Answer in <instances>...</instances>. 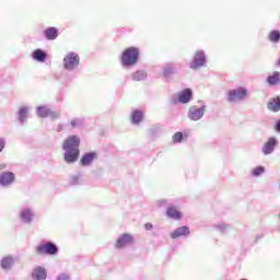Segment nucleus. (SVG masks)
<instances>
[{
    "instance_id": "1",
    "label": "nucleus",
    "mask_w": 280,
    "mask_h": 280,
    "mask_svg": "<svg viewBox=\"0 0 280 280\" xmlns=\"http://www.w3.org/2000/svg\"><path fill=\"white\" fill-rule=\"evenodd\" d=\"M80 137L72 135L69 136L62 144L63 160L68 165L75 163L80 159Z\"/></svg>"
},
{
    "instance_id": "2",
    "label": "nucleus",
    "mask_w": 280,
    "mask_h": 280,
    "mask_svg": "<svg viewBox=\"0 0 280 280\" xmlns=\"http://www.w3.org/2000/svg\"><path fill=\"white\" fill-rule=\"evenodd\" d=\"M139 48L129 47L125 49L120 56L121 67L125 69H130V67H135L137 62H139Z\"/></svg>"
},
{
    "instance_id": "3",
    "label": "nucleus",
    "mask_w": 280,
    "mask_h": 280,
    "mask_svg": "<svg viewBox=\"0 0 280 280\" xmlns=\"http://www.w3.org/2000/svg\"><path fill=\"white\" fill-rule=\"evenodd\" d=\"M199 105H191L188 109L187 117L190 121H200L205 117V112L207 110V105L205 102L198 101Z\"/></svg>"
},
{
    "instance_id": "4",
    "label": "nucleus",
    "mask_w": 280,
    "mask_h": 280,
    "mask_svg": "<svg viewBox=\"0 0 280 280\" xmlns=\"http://www.w3.org/2000/svg\"><path fill=\"white\" fill-rule=\"evenodd\" d=\"M62 65L66 71H78L80 67V55L73 51L68 52L63 58Z\"/></svg>"
},
{
    "instance_id": "5",
    "label": "nucleus",
    "mask_w": 280,
    "mask_h": 280,
    "mask_svg": "<svg viewBox=\"0 0 280 280\" xmlns=\"http://www.w3.org/2000/svg\"><path fill=\"white\" fill-rule=\"evenodd\" d=\"M194 100V92L191 89H184L178 95H173L171 104H189Z\"/></svg>"
},
{
    "instance_id": "6",
    "label": "nucleus",
    "mask_w": 280,
    "mask_h": 280,
    "mask_svg": "<svg viewBox=\"0 0 280 280\" xmlns=\"http://www.w3.org/2000/svg\"><path fill=\"white\" fill-rule=\"evenodd\" d=\"M16 183V174L12 171H4L0 173V187L2 189H10Z\"/></svg>"
},
{
    "instance_id": "7",
    "label": "nucleus",
    "mask_w": 280,
    "mask_h": 280,
    "mask_svg": "<svg viewBox=\"0 0 280 280\" xmlns=\"http://www.w3.org/2000/svg\"><path fill=\"white\" fill-rule=\"evenodd\" d=\"M247 96H248V90H246V88H237L229 91L228 102H230V104H233L235 102H242Z\"/></svg>"
},
{
    "instance_id": "8",
    "label": "nucleus",
    "mask_w": 280,
    "mask_h": 280,
    "mask_svg": "<svg viewBox=\"0 0 280 280\" xmlns=\"http://www.w3.org/2000/svg\"><path fill=\"white\" fill-rule=\"evenodd\" d=\"M37 255H58V245L54 242H46L36 247Z\"/></svg>"
},
{
    "instance_id": "9",
    "label": "nucleus",
    "mask_w": 280,
    "mask_h": 280,
    "mask_svg": "<svg viewBox=\"0 0 280 280\" xmlns=\"http://www.w3.org/2000/svg\"><path fill=\"white\" fill-rule=\"evenodd\" d=\"M207 65V55L205 50H197L194 55L192 61L189 63L190 69H200Z\"/></svg>"
},
{
    "instance_id": "10",
    "label": "nucleus",
    "mask_w": 280,
    "mask_h": 280,
    "mask_svg": "<svg viewBox=\"0 0 280 280\" xmlns=\"http://www.w3.org/2000/svg\"><path fill=\"white\" fill-rule=\"evenodd\" d=\"M135 244V236L132 234L124 233L118 236L115 248L121 250V248H126V246H132Z\"/></svg>"
},
{
    "instance_id": "11",
    "label": "nucleus",
    "mask_w": 280,
    "mask_h": 280,
    "mask_svg": "<svg viewBox=\"0 0 280 280\" xmlns=\"http://www.w3.org/2000/svg\"><path fill=\"white\" fill-rule=\"evenodd\" d=\"M180 69L179 63L176 62H167L162 68L163 78H172V75H176L178 70Z\"/></svg>"
},
{
    "instance_id": "12",
    "label": "nucleus",
    "mask_w": 280,
    "mask_h": 280,
    "mask_svg": "<svg viewBox=\"0 0 280 280\" xmlns=\"http://www.w3.org/2000/svg\"><path fill=\"white\" fill-rule=\"evenodd\" d=\"M191 235V230H189V226L183 225L177 229H175L171 234V240H178V237H189Z\"/></svg>"
},
{
    "instance_id": "13",
    "label": "nucleus",
    "mask_w": 280,
    "mask_h": 280,
    "mask_svg": "<svg viewBox=\"0 0 280 280\" xmlns=\"http://www.w3.org/2000/svg\"><path fill=\"white\" fill-rule=\"evenodd\" d=\"M20 220L23 224H32L34 222V210L24 208L20 211Z\"/></svg>"
},
{
    "instance_id": "14",
    "label": "nucleus",
    "mask_w": 280,
    "mask_h": 280,
    "mask_svg": "<svg viewBox=\"0 0 280 280\" xmlns=\"http://www.w3.org/2000/svg\"><path fill=\"white\" fill-rule=\"evenodd\" d=\"M95 159H97V152L95 151L86 152L82 155L80 160V165L82 167H89L90 165H93V161H95Z\"/></svg>"
},
{
    "instance_id": "15",
    "label": "nucleus",
    "mask_w": 280,
    "mask_h": 280,
    "mask_svg": "<svg viewBox=\"0 0 280 280\" xmlns=\"http://www.w3.org/2000/svg\"><path fill=\"white\" fill-rule=\"evenodd\" d=\"M277 138L271 137L267 140V142H265V144L262 145L261 152L262 154H265V156H268V154H272V152H275V148H277Z\"/></svg>"
},
{
    "instance_id": "16",
    "label": "nucleus",
    "mask_w": 280,
    "mask_h": 280,
    "mask_svg": "<svg viewBox=\"0 0 280 280\" xmlns=\"http://www.w3.org/2000/svg\"><path fill=\"white\" fill-rule=\"evenodd\" d=\"M166 218H170L171 220H183V212L178 211L174 205L168 206L166 209Z\"/></svg>"
},
{
    "instance_id": "17",
    "label": "nucleus",
    "mask_w": 280,
    "mask_h": 280,
    "mask_svg": "<svg viewBox=\"0 0 280 280\" xmlns=\"http://www.w3.org/2000/svg\"><path fill=\"white\" fill-rule=\"evenodd\" d=\"M33 280H47V270L43 266L36 267L32 272Z\"/></svg>"
},
{
    "instance_id": "18",
    "label": "nucleus",
    "mask_w": 280,
    "mask_h": 280,
    "mask_svg": "<svg viewBox=\"0 0 280 280\" xmlns=\"http://www.w3.org/2000/svg\"><path fill=\"white\" fill-rule=\"evenodd\" d=\"M13 266H14V257L12 256H5L0 260V268H2V270H5L7 272L12 270Z\"/></svg>"
},
{
    "instance_id": "19",
    "label": "nucleus",
    "mask_w": 280,
    "mask_h": 280,
    "mask_svg": "<svg viewBox=\"0 0 280 280\" xmlns=\"http://www.w3.org/2000/svg\"><path fill=\"white\" fill-rule=\"evenodd\" d=\"M32 58L33 60H36V62H46L47 52L40 48H37L32 52Z\"/></svg>"
},
{
    "instance_id": "20",
    "label": "nucleus",
    "mask_w": 280,
    "mask_h": 280,
    "mask_svg": "<svg viewBox=\"0 0 280 280\" xmlns=\"http://www.w3.org/2000/svg\"><path fill=\"white\" fill-rule=\"evenodd\" d=\"M30 115V107L23 106L18 112V120L20 121L21 126L27 121V117Z\"/></svg>"
},
{
    "instance_id": "21",
    "label": "nucleus",
    "mask_w": 280,
    "mask_h": 280,
    "mask_svg": "<svg viewBox=\"0 0 280 280\" xmlns=\"http://www.w3.org/2000/svg\"><path fill=\"white\" fill-rule=\"evenodd\" d=\"M143 110H140V109H135L132 113H131V124L133 126H139V124H141V121H143Z\"/></svg>"
},
{
    "instance_id": "22",
    "label": "nucleus",
    "mask_w": 280,
    "mask_h": 280,
    "mask_svg": "<svg viewBox=\"0 0 280 280\" xmlns=\"http://www.w3.org/2000/svg\"><path fill=\"white\" fill-rule=\"evenodd\" d=\"M44 36L46 40H56L58 38V28L50 26L44 30Z\"/></svg>"
},
{
    "instance_id": "23",
    "label": "nucleus",
    "mask_w": 280,
    "mask_h": 280,
    "mask_svg": "<svg viewBox=\"0 0 280 280\" xmlns=\"http://www.w3.org/2000/svg\"><path fill=\"white\" fill-rule=\"evenodd\" d=\"M267 84L269 86H279L280 84V72L275 71L271 75H268L266 79Z\"/></svg>"
},
{
    "instance_id": "24",
    "label": "nucleus",
    "mask_w": 280,
    "mask_h": 280,
    "mask_svg": "<svg viewBox=\"0 0 280 280\" xmlns=\"http://www.w3.org/2000/svg\"><path fill=\"white\" fill-rule=\"evenodd\" d=\"M267 108H268V110H271L272 113H279V110H280V96L271 98L267 104Z\"/></svg>"
},
{
    "instance_id": "25",
    "label": "nucleus",
    "mask_w": 280,
    "mask_h": 280,
    "mask_svg": "<svg viewBox=\"0 0 280 280\" xmlns=\"http://www.w3.org/2000/svg\"><path fill=\"white\" fill-rule=\"evenodd\" d=\"M131 80L135 82H143L148 80V72L145 70H138L131 74Z\"/></svg>"
},
{
    "instance_id": "26",
    "label": "nucleus",
    "mask_w": 280,
    "mask_h": 280,
    "mask_svg": "<svg viewBox=\"0 0 280 280\" xmlns=\"http://www.w3.org/2000/svg\"><path fill=\"white\" fill-rule=\"evenodd\" d=\"M49 110L47 106H38L36 109L37 117H42V119L49 117Z\"/></svg>"
},
{
    "instance_id": "27",
    "label": "nucleus",
    "mask_w": 280,
    "mask_h": 280,
    "mask_svg": "<svg viewBox=\"0 0 280 280\" xmlns=\"http://www.w3.org/2000/svg\"><path fill=\"white\" fill-rule=\"evenodd\" d=\"M84 126V118H73L70 121V128L72 130H75V128H82Z\"/></svg>"
},
{
    "instance_id": "28",
    "label": "nucleus",
    "mask_w": 280,
    "mask_h": 280,
    "mask_svg": "<svg viewBox=\"0 0 280 280\" xmlns=\"http://www.w3.org/2000/svg\"><path fill=\"white\" fill-rule=\"evenodd\" d=\"M214 229L221 233V234H224L226 233V231H231V225L224 223V222H221V223H218V224H214Z\"/></svg>"
},
{
    "instance_id": "29",
    "label": "nucleus",
    "mask_w": 280,
    "mask_h": 280,
    "mask_svg": "<svg viewBox=\"0 0 280 280\" xmlns=\"http://www.w3.org/2000/svg\"><path fill=\"white\" fill-rule=\"evenodd\" d=\"M270 43H279L280 42V31L279 30H273L269 33V36H268Z\"/></svg>"
},
{
    "instance_id": "30",
    "label": "nucleus",
    "mask_w": 280,
    "mask_h": 280,
    "mask_svg": "<svg viewBox=\"0 0 280 280\" xmlns=\"http://www.w3.org/2000/svg\"><path fill=\"white\" fill-rule=\"evenodd\" d=\"M70 185L72 187H75V185H82V175L81 174H78V175H72L70 177Z\"/></svg>"
},
{
    "instance_id": "31",
    "label": "nucleus",
    "mask_w": 280,
    "mask_h": 280,
    "mask_svg": "<svg viewBox=\"0 0 280 280\" xmlns=\"http://www.w3.org/2000/svg\"><path fill=\"white\" fill-rule=\"evenodd\" d=\"M266 173V167L264 166H257L252 170V176H255L256 178L261 176V174Z\"/></svg>"
},
{
    "instance_id": "32",
    "label": "nucleus",
    "mask_w": 280,
    "mask_h": 280,
    "mask_svg": "<svg viewBox=\"0 0 280 280\" xmlns=\"http://www.w3.org/2000/svg\"><path fill=\"white\" fill-rule=\"evenodd\" d=\"M156 205L160 209H170L173 206L167 199H160Z\"/></svg>"
},
{
    "instance_id": "33",
    "label": "nucleus",
    "mask_w": 280,
    "mask_h": 280,
    "mask_svg": "<svg viewBox=\"0 0 280 280\" xmlns=\"http://www.w3.org/2000/svg\"><path fill=\"white\" fill-rule=\"evenodd\" d=\"M172 139L173 143H183V139H185V136L183 135V132L177 131L176 133H174Z\"/></svg>"
},
{
    "instance_id": "34",
    "label": "nucleus",
    "mask_w": 280,
    "mask_h": 280,
    "mask_svg": "<svg viewBox=\"0 0 280 280\" xmlns=\"http://www.w3.org/2000/svg\"><path fill=\"white\" fill-rule=\"evenodd\" d=\"M48 117H50L52 121H55V119H60V112L49 109Z\"/></svg>"
},
{
    "instance_id": "35",
    "label": "nucleus",
    "mask_w": 280,
    "mask_h": 280,
    "mask_svg": "<svg viewBox=\"0 0 280 280\" xmlns=\"http://www.w3.org/2000/svg\"><path fill=\"white\" fill-rule=\"evenodd\" d=\"M159 132H161V127L154 126L149 129L150 137H156V135H159Z\"/></svg>"
},
{
    "instance_id": "36",
    "label": "nucleus",
    "mask_w": 280,
    "mask_h": 280,
    "mask_svg": "<svg viewBox=\"0 0 280 280\" xmlns=\"http://www.w3.org/2000/svg\"><path fill=\"white\" fill-rule=\"evenodd\" d=\"M56 280H71V275L69 273H59L56 278Z\"/></svg>"
},
{
    "instance_id": "37",
    "label": "nucleus",
    "mask_w": 280,
    "mask_h": 280,
    "mask_svg": "<svg viewBox=\"0 0 280 280\" xmlns=\"http://www.w3.org/2000/svg\"><path fill=\"white\" fill-rule=\"evenodd\" d=\"M66 130H67V125L65 124L57 125V128H56L57 132H65Z\"/></svg>"
},
{
    "instance_id": "38",
    "label": "nucleus",
    "mask_w": 280,
    "mask_h": 280,
    "mask_svg": "<svg viewBox=\"0 0 280 280\" xmlns=\"http://www.w3.org/2000/svg\"><path fill=\"white\" fill-rule=\"evenodd\" d=\"M4 148H5V139L0 138V152H3Z\"/></svg>"
},
{
    "instance_id": "39",
    "label": "nucleus",
    "mask_w": 280,
    "mask_h": 280,
    "mask_svg": "<svg viewBox=\"0 0 280 280\" xmlns=\"http://www.w3.org/2000/svg\"><path fill=\"white\" fill-rule=\"evenodd\" d=\"M144 229H145V231H152V229H154V225H152V223H147L144 225Z\"/></svg>"
},
{
    "instance_id": "40",
    "label": "nucleus",
    "mask_w": 280,
    "mask_h": 280,
    "mask_svg": "<svg viewBox=\"0 0 280 280\" xmlns=\"http://www.w3.org/2000/svg\"><path fill=\"white\" fill-rule=\"evenodd\" d=\"M275 130H276V132H280V119L278 121H276Z\"/></svg>"
},
{
    "instance_id": "41",
    "label": "nucleus",
    "mask_w": 280,
    "mask_h": 280,
    "mask_svg": "<svg viewBox=\"0 0 280 280\" xmlns=\"http://www.w3.org/2000/svg\"><path fill=\"white\" fill-rule=\"evenodd\" d=\"M259 240H264V234L256 235V240L254 241V243L257 244Z\"/></svg>"
},
{
    "instance_id": "42",
    "label": "nucleus",
    "mask_w": 280,
    "mask_h": 280,
    "mask_svg": "<svg viewBox=\"0 0 280 280\" xmlns=\"http://www.w3.org/2000/svg\"><path fill=\"white\" fill-rule=\"evenodd\" d=\"M5 167H8V165H5V164H0V172H1V170H5Z\"/></svg>"
},
{
    "instance_id": "43",
    "label": "nucleus",
    "mask_w": 280,
    "mask_h": 280,
    "mask_svg": "<svg viewBox=\"0 0 280 280\" xmlns=\"http://www.w3.org/2000/svg\"><path fill=\"white\" fill-rule=\"evenodd\" d=\"M241 280H246V279H241Z\"/></svg>"
}]
</instances>
